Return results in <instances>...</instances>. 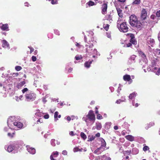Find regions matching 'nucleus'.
<instances>
[{
    "label": "nucleus",
    "instance_id": "a211bd4d",
    "mask_svg": "<svg viewBox=\"0 0 160 160\" xmlns=\"http://www.w3.org/2000/svg\"><path fill=\"white\" fill-rule=\"evenodd\" d=\"M14 146L12 145H9L7 148V151L9 152H12L13 150Z\"/></svg>",
    "mask_w": 160,
    "mask_h": 160
},
{
    "label": "nucleus",
    "instance_id": "9d476101",
    "mask_svg": "<svg viewBox=\"0 0 160 160\" xmlns=\"http://www.w3.org/2000/svg\"><path fill=\"white\" fill-rule=\"evenodd\" d=\"M12 123L14 126L19 128H21L23 126L22 123L19 122H16Z\"/></svg>",
    "mask_w": 160,
    "mask_h": 160
},
{
    "label": "nucleus",
    "instance_id": "393cba45",
    "mask_svg": "<svg viewBox=\"0 0 160 160\" xmlns=\"http://www.w3.org/2000/svg\"><path fill=\"white\" fill-rule=\"evenodd\" d=\"M138 53L139 55L142 57V58H145L146 57L145 54L141 50H138Z\"/></svg>",
    "mask_w": 160,
    "mask_h": 160
},
{
    "label": "nucleus",
    "instance_id": "6e6552de",
    "mask_svg": "<svg viewBox=\"0 0 160 160\" xmlns=\"http://www.w3.org/2000/svg\"><path fill=\"white\" fill-rule=\"evenodd\" d=\"M129 34V36L131 38V39L130 40V42L134 45L136 44L137 41L135 38L134 35L132 33H130Z\"/></svg>",
    "mask_w": 160,
    "mask_h": 160
},
{
    "label": "nucleus",
    "instance_id": "f03ea898",
    "mask_svg": "<svg viewBox=\"0 0 160 160\" xmlns=\"http://www.w3.org/2000/svg\"><path fill=\"white\" fill-rule=\"evenodd\" d=\"M121 20L118 19L117 22V26L120 31L123 32H126L128 31V28L126 22L120 23Z\"/></svg>",
    "mask_w": 160,
    "mask_h": 160
},
{
    "label": "nucleus",
    "instance_id": "8fccbe9b",
    "mask_svg": "<svg viewBox=\"0 0 160 160\" xmlns=\"http://www.w3.org/2000/svg\"><path fill=\"white\" fill-rule=\"evenodd\" d=\"M156 18V16L155 15L152 14L150 16V18L151 19L154 20Z\"/></svg>",
    "mask_w": 160,
    "mask_h": 160
},
{
    "label": "nucleus",
    "instance_id": "6ab92c4d",
    "mask_svg": "<svg viewBox=\"0 0 160 160\" xmlns=\"http://www.w3.org/2000/svg\"><path fill=\"white\" fill-rule=\"evenodd\" d=\"M137 94V93L135 92H132L129 95V98L130 99H132L136 96Z\"/></svg>",
    "mask_w": 160,
    "mask_h": 160
},
{
    "label": "nucleus",
    "instance_id": "49530a36",
    "mask_svg": "<svg viewBox=\"0 0 160 160\" xmlns=\"http://www.w3.org/2000/svg\"><path fill=\"white\" fill-rule=\"evenodd\" d=\"M12 118V117H11V118H9L8 119L7 121V123L8 124H10L11 122H12V119L11 118Z\"/></svg>",
    "mask_w": 160,
    "mask_h": 160
},
{
    "label": "nucleus",
    "instance_id": "a19ab883",
    "mask_svg": "<svg viewBox=\"0 0 160 160\" xmlns=\"http://www.w3.org/2000/svg\"><path fill=\"white\" fill-rule=\"evenodd\" d=\"M106 18L107 20H112V18L110 15H107L106 17Z\"/></svg>",
    "mask_w": 160,
    "mask_h": 160
},
{
    "label": "nucleus",
    "instance_id": "603ef678",
    "mask_svg": "<svg viewBox=\"0 0 160 160\" xmlns=\"http://www.w3.org/2000/svg\"><path fill=\"white\" fill-rule=\"evenodd\" d=\"M19 75V74L18 73H13L12 75H13V77H17Z\"/></svg>",
    "mask_w": 160,
    "mask_h": 160
},
{
    "label": "nucleus",
    "instance_id": "72a5a7b5",
    "mask_svg": "<svg viewBox=\"0 0 160 160\" xmlns=\"http://www.w3.org/2000/svg\"><path fill=\"white\" fill-rule=\"evenodd\" d=\"M42 114L40 112H37L35 114L36 116H38V117H42Z\"/></svg>",
    "mask_w": 160,
    "mask_h": 160
},
{
    "label": "nucleus",
    "instance_id": "052dcab7",
    "mask_svg": "<svg viewBox=\"0 0 160 160\" xmlns=\"http://www.w3.org/2000/svg\"><path fill=\"white\" fill-rule=\"evenodd\" d=\"M100 133L99 132H98L95 134V136L97 137H99L100 136Z\"/></svg>",
    "mask_w": 160,
    "mask_h": 160
},
{
    "label": "nucleus",
    "instance_id": "b1692460",
    "mask_svg": "<svg viewBox=\"0 0 160 160\" xmlns=\"http://www.w3.org/2000/svg\"><path fill=\"white\" fill-rule=\"evenodd\" d=\"M109 26L108 24H104L103 27L106 31H108L109 29Z\"/></svg>",
    "mask_w": 160,
    "mask_h": 160
},
{
    "label": "nucleus",
    "instance_id": "37998d69",
    "mask_svg": "<svg viewBox=\"0 0 160 160\" xmlns=\"http://www.w3.org/2000/svg\"><path fill=\"white\" fill-rule=\"evenodd\" d=\"M28 89L27 88H24L22 90V91L23 93H24L25 92L28 91Z\"/></svg>",
    "mask_w": 160,
    "mask_h": 160
},
{
    "label": "nucleus",
    "instance_id": "f8f14e48",
    "mask_svg": "<svg viewBox=\"0 0 160 160\" xmlns=\"http://www.w3.org/2000/svg\"><path fill=\"white\" fill-rule=\"evenodd\" d=\"M2 46L3 47L5 48H8L9 45L8 43L5 40H3L2 41Z\"/></svg>",
    "mask_w": 160,
    "mask_h": 160
},
{
    "label": "nucleus",
    "instance_id": "2eb2a0df",
    "mask_svg": "<svg viewBox=\"0 0 160 160\" xmlns=\"http://www.w3.org/2000/svg\"><path fill=\"white\" fill-rule=\"evenodd\" d=\"M27 149L28 151L32 154H33L35 153V149L33 148L28 147Z\"/></svg>",
    "mask_w": 160,
    "mask_h": 160
},
{
    "label": "nucleus",
    "instance_id": "a18cd8bd",
    "mask_svg": "<svg viewBox=\"0 0 160 160\" xmlns=\"http://www.w3.org/2000/svg\"><path fill=\"white\" fill-rule=\"evenodd\" d=\"M49 116L48 114H47L44 116L43 117L45 119H48L49 118Z\"/></svg>",
    "mask_w": 160,
    "mask_h": 160
},
{
    "label": "nucleus",
    "instance_id": "412c9836",
    "mask_svg": "<svg viewBox=\"0 0 160 160\" xmlns=\"http://www.w3.org/2000/svg\"><path fill=\"white\" fill-rule=\"evenodd\" d=\"M91 55H92L93 57H95V55L97 54V51L96 49L94 48L93 49H92V51H91V52L90 53Z\"/></svg>",
    "mask_w": 160,
    "mask_h": 160
},
{
    "label": "nucleus",
    "instance_id": "c756f323",
    "mask_svg": "<svg viewBox=\"0 0 160 160\" xmlns=\"http://www.w3.org/2000/svg\"><path fill=\"white\" fill-rule=\"evenodd\" d=\"M80 135L81 138L84 140H85L87 138L86 135L84 132H81L80 134Z\"/></svg>",
    "mask_w": 160,
    "mask_h": 160
},
{
    "label": "nucleus",
    "instance_id": "473e14b6",
    "mask_svg": "<svg viewBox=\"0 0 160 160\" xmlns=\"http://www.w3.org/2000/svg\"><path fill=\"white\" fill-rule=\"evenodd\" d=\"M75 58L76 60H78L82 59V58L81 55L79 56V55H77L75 57Z\"/></svg>",
    "mask_w": 160,
    "mask_h": 160
},
{
    "label": "nucleus",
    "instance_id": "5701e85b",
    "mask_svg": "<svg viewBox=\"0 0 160 160\" xmlns=\"http://www.w3.org/2000/svg\"><path fill=\"white\" fill-rule=\"evenodd\" d=\"M92 63V61H88L84 63V66L85 67L88 68L90 66V64Z\"/></svg>",
    "mask_w": 160,
    "mask_h": 160
},
{
    "label": "nucleus",
    "instance_id": "3c124183",
    "mask_svg": "<svg viewBox=\"0 0 160 160\" xmlns=\"http://www.w3.org/2000/svg\"><path fill=\"white\" fill-rule=\"evenodd\" d=\"M121 133L122 135L124 136L127 133V132L125 130H123L122 132Z\"/></svg>",
    "mask_w": 160,
    "mask_h": 160
},
{
    "label": "nucleus",
    "instance_id": "f704fd0d",
    "mask_svg": "<svg viewBox=\"0 0 160 160\" xmlns=\"http://www.w3.org/2000/svg\"><path fill=\"white\" fill-rule=\"evenodd\" d=\"M15 69L17 71H19L22 69V68L19 66H16L15 67Z\"/></svg>",
    "mask_w": 160,
    "mask_h": 160
},
{
    "label": "nucleus",
    "instance_id": "e2e57ef3",
    "mask_svg": "<svg viewBox=\"0 0 160 160\" xmlns=\"http://www.w3.org/2000/svg\"><path fill=\"white\" fill-rule=\"evenodd\" d=\"M76 43V46L78 47V48H80L81 47V45L79 43Z\"/></svg>",
    "mask_w": 160,
    "mask_h": 160
},
{
    "label": "nucleus",
    "instance_id": "4d7b16f0",
    "mask_svg": "<svg viewBox=\"0 0 160 160\" xmlns=\"http://www.w3.org/2000/svg\"><path fill=\"white\" fill-rule=\"evenodd\" d=\"M122 101V100H121V99H119L117 100L116 103L117 104H119L121 103V102Z\"/></svg>",
    "mask_w": 160,
    "mask_h": 160
},
{
    "label": "nucleus",
    "instance_id": "4c0bfd02",
    "mask_svg": "<svg viewBox=\"0 0 160 160\" xmlns=\"http://www.w3.org/2000/svg\"><path fill=\"white\" fill-rule=\"evenodd\" d=\"M97 118L98 119H102V117L100 114H98L97 115Z\"/></svg>",
    "mask_w": 160,
    "mask_h": 160
},
{
    "label": "nucleus",
    "instance_id": "58836bf2",
    "mask_svg": "<svg viewBox=\"0 0 160 160\" xmlns=\"http://www.w3.org/2000/svg\"><path fill=\"white\" fill-rule=\"evenodd\" d=\"M15 134V132H13L12 133H8V136L10 137L11 138H13V136Z\"/></svg>",
    "mask_w": 160,
    "mask_h": 160
},
{
    "label": "nucleus",
    "instance_id": "ddd939ff",
    "mask_svg": "<svg viewBox=\"0 0 160 160\" xmlns=\"http://www.w3.org/2000/svg\"><path fill=\"white\" fill-rule=\"evenodd\" d=\"M96 4L94 2L90 0L86 3V7H90L91 6H94L96 5Z\"/></svg>",
    "mask_w": 160,
    "mask_h": 160
},
{
    "label": "nucleus",
    "instance_id": "7c9ffc66",
    "mask_svg": "<svg viewBox=\"0 0 160 160\" xmlns=\"http://www.w3.org/2000/svg\"><path fill=\"white\" fill-rule=\"evenodd\" d=\"M58 112L57 111L55 112L54 113V120L56 121H57V120H58Z\"/></svg>",
    "mask_w": 160,
    "mask_h": 160
},
{
    "label": "nucleus",
    "instance_id": "f3484780",
    "mask_svg": "<svg viewBox=\"0 0 160 160\" xmlns=\"http://www.w3.org/2000/svg\"><path fill=\"white\" fill-rule=\"evenodd\" d=\"M116 9L118 13V16L120 17H122V10L120 8H117Z\"/></svg>",
    "mask_w": 160,
    "mask_h": 160
},
{
    "label": "nucleus",
    "instance_id": "f257e3e1",
    "mask_svg": "<svg viewBox=\"0 0 160 160\" xmlns=\"http://www.w3.org/2000/svg\"><path fill=\"white\" fill-rule=\"evenodd\" d=\"M129 23L132 26L138 30H140L142 28V24L138 20L137 16L134 14L132 15L129 17Z\"/></svg>",
    "mask_w": 160,
    "mask_h": 160
},
{
    "label": "nucleus",
    "instance_id": "0e129e2a",
    "mask_svg": "<svg viewBox=\"0 0 160 160\" xmlns=\"http://www.w3.org/2000/svg\"><path fill=\"white\" fill-rule=\"evenodd\" d=\"M118 127L117 126H115L114 127V129L115 130H118Z\"/></svg>",
    "mask_w": 160,
    "mask_h": 160
},
{
    "label": "nucleus",
    "instance_id": "20e7f679",
    "mask_svg": "<svg viewBox=\"0 0 160 160\" xmlns=\"http://www.w3.org/2000/svg\"><path fill=\"white\" fill-rule=\"evenodd\" d=\"M36 94L32 92H28L25 94V98L28 101L32 102L34 101L36 98Z\"/></svg>",
    "mask_w": 160,
    "mask_h": 160
},
{
    "label": "nucleus",
    "instance_id": "c9c22d12",
    "mask_svg": "<svg viewBox=\"0 0 160 160\" xmlns=\"http://www.w3.org/2000/svg\"><path fill=\"white\" fill-rule=\"evenodd\" d=\"M49 1H51V3L52 4H56L58 3L57 0H48Z\"/></svg>",
    "mask_w": 160,
    "mask_h": 160
},
{
    "label": "nucleus",
    "instance_id": "0eeeda50",
    "mask_svg": "<svg viewBox=\"0 0 160 160\" xmlns=\"http://www.w3.org/2000/svg\"><path fill=\"white\" fill-rule=\"evenodd\" d=\"M93 46V45L92 44H91L89 45H86V52L88 53V54H90L92 50Z\"/></svg>",
    "mask_w": 160,
    "mask_h": 160
},
{
    "label": "nucleus",
    "instance_id": "9b49d317",
    "mask_svg": "<svg viewBox=\"0 0 160 160\" xmlns=\"http://www.w3.org/2000/svg\"><path fill=\"white\" fill-rule=\"evenodd\" d=\"M125 138L130 142H132L134 140V137L131 135H127L125 136Z\"/></svg>",
    "mask_w": 160,
    "mask_h": 160
},
{
    "label": "nucleus",
    "instance_id": "c85d7f7f",
    "mask_svg": "<svg viewBox=\"0 0 160 160\" xmlns=\"http://www.w3.org/2000/svg\"><path fill=\"white\" fill-rule=\"evenodd\" d=\"M141 0H134L132 4L133 5H138L140 3Z\"/></svg>",
    "mask_w": 160,
    "mask_h": 160
},
{
    "label": "nucleus",
    "instance_id": "09e8293b",
    "mask_svg": "<svg viewBox=\"0 0 160 160\" xmlns=\"http://www.w3.org/2000/svg\"><path fill=\"white\" fill-rule=\"evenodd\" d=\"M28 48L30 49V53H31L34 51V49L32 47H28Z\"/></svg>",
    "mask_w": 160,
    "mask_h": 160
},
{
    "label": "nucleus",
    "instance_id": "680f3d73",
    "mask_svg": "<svg viewBox=\"0 0 160 160\" xmlns=\"http://www.w3.org/2000/svg\"><path fill=\"white\" fill-rule=\"evenodd\" d=\"M67 119L68 121H70L71 120V118L70 117L68 116L67 118Z\"/></svg>",
    "mask_w": 160,
    "mask_h": 160
},
{
    "label": "nucleus",
    "instance_id": "ea45409f",
    "mask_svg": "<svg viewBox=\"0 0 160 160\" xmlns=\"http://www.w3.org/2000/svg\"><path fill=\"white\" fill-rule=\"evenodd\" d=\"M149 147L148 146H145L143 148V150L144 151H146L149 150Z\"/></svg>",
    "mask_w": 160,
    "mask_h": 160
},
{
    "label": "nucleus",
    "instance_id": "bf43d9fd",
    "mask_svg": "<svg viewBox=\"0 0 160 160\" xmlns=\"http://www.w3.org/2000/svg\"><path fill=\"white\" fill-rule=\"evenodd\" d=\"M156 74L158 75L160 74V68L159 69L156 73Z\"/></svg>",
    "mask_w": 160,
    "mask_h": 160
},
{
    "label": "nucleus",
    "instance_id": "13d9d810",
    "mask_svg": "<svg viewBox=\"0 0 160 160\" xmlns=\"http://www.w3.org/2000/svg\"><path fill=\"white\" fill-rule=\"evenodd\" d=\"M132 43L131 42H129L128 43V44H127V47H131L132 45Z\"/></svg>",
    "mask_w": 160,
    "mask_h": 160
},
{
    "label": "nucleus",
    "instance_id": "5fc2aeb1",
    "mask_svg": "<svg viewBox=\"0 0 160 160\" xmlns=\"http://www.w3.org/2000/svg\"><path fill=\"white\" fill-rule=\"evenodd\" d=\"M62 154L64 155H67V152L66 150H64L62 152Z\"/></svg>",
    "mask_w": 160,
    "mask_h": 160
},
{
    "label": "nucleus",
    "instance_id": "a878e982",
    "mask_svg": "<svg viewBox=\"0 0 160 160\" xmlns=\"http://www.w3.org/2000/svg\"><path fill=\"white\" fill-rule=\"evenodd\" d=\"M96 129L98 130H100L102 128L101 124L100 123H96Z\"/></svg>",
    "mask_w": 160,
    "mask_h": 160
},
{
    "label": "nucleus",
    "instance_id": "aec40b11",
    "mask_svg": "<svg viewBox=\"0 0 160 160\" xmlns=\"http://www.w3.org/2000/svg\"><path fill=\"white\" fill-rule=\"evenodd\" d=\"M1 29L3 31L8 30V27L7 24H3L1 27Z\"/></svg>",
    "mask_w": 160,
    "mask_h": 160
},
{
    "label": "nucleus",
    "instance_id": "4468645a",
    "mask_svg": "<svg viewBox=\"0 0 160 160\" xmlns=\"http://www.w3.org/2000/svg\"><path fill=\"white\" fill-rule=\"evenodd\" d=\"M123 79L125 81H129L130 80L132 81L130 75L127 74L123 76Z\"/></svg>",
    "mask_w": 160,
    "mask_h": 160
},
{
    "label": "nucleus",
    "instance_id": "39448f33",
    "mask_svg": "<svg viewBox=\"0 0 160 160\" xmlns=\"http://www.w3.org/2000/svg\"><path fill=\"white\" fill-rule=\"evenodd\" d=\"M108 2H104L101 5V12L102 14H105L107 13Z\"/></svg>",
    "mask_w": 160,
    "mask_h": 160
},
{
    "label": "nucleus",
    "instance_id": "79ce46f5",
    "mask_svg": "<svg viewBox=\"0 0 160 160\" xmlns=\"http://www.w3.org/2000/svg\"><path fill=\"white\" fill-rule=\"evenodd\" d=\"M156 17L158 18L160 17V10L157 11L156 13Z\"/></svg>",
    "mask_w": 160,
    "mask_h": 160
},
{
    "label": "nucleus",
    "instance_id": "6e6d98bb",
    "mask_svg": "<svg viewBox=\"0 0 160 160\" xmlns=\"http://www.w3.org/2000/svg\"><path fill=\"white\" fill-rule=\"evenodd\" d=\"M69 135L71 136H74L75 135V134H74L73 132V131H71L69 132Z\"/></svg>",
    "mask_w": 160,
    "mask_h": 160
},
{
    "label": "nucleus",
    "instance_id": "2f4dec72",
    "mask_svg": "<svg viewBox=\"0 0 160 160\" xmlns=\"http://www.w3.org/2000/svg\"><path fill=\"white\" fill-rule=\"evenodd\" d=\"M101 148V147H99V148H98L96 149L94 152L95 153L97 154H100L101 153V152H99V151Z\"/></svg>",
    "mask_w": 160,
    "mask_h": 160
},
{
    "label": "nucleus",
    "instance_id": "423d86ee",
    "mask_svg": "<svg viewBox=\"0 0 160 160\" xmlns=\"http://www.w3.org/2000/svg\"><path fill=\"white\" fill-rule=\"evenodd\" d=\"M147 12L146 10L144 8H142L141 11L140 16V18L142 21L145 20L147 18Z\"/></svg>",
    "mask_w": 160,
    "mask_h": 160
},
{
    "label": "nucleus",
    "instance_id": "de8ad7c7",
    "mask_svg": "<svg viewBox=\"0 0 160 160\" xmlns=\"http://www.w3.org/2000/svg\"><path fill=\"white\" fill-rule=\"evenodd\" d=\"M54 32L56 35H60L59 32L58 30H55Z\"/></svg>",
    "mask_w": 160,
    "mask_h": 160
},
{
    "label": "nucleus",
    "instance_id": "1a4fd4ad",
    "mask_svg": "<svg viewBox=\"0 0 160 160\" xmlns=\"http://www.w3.org/2000/svg\"><path fill=\"white\" fill-rule=\"evenodd\" d=\"M59 155V152L58 151L53 152L50 156V159L51 160H57L54 158L57 157Z\"/></svg>",
    "mask_w": 160,
    "mask_h": 160
},
{
    "label": "nucleus",
    "instance_id": "4be33fe9",
    "mask_svg": "<svg viewBox=\"0 0 160 160\" xmlns=\"http://www.w3.org/2000/svg\"><path fill=\"white\" fill-rule=\"evenodd\" d=\"M101 145L100 147L102 148L103 147H105L106 145V142L105 140L102 138L101 139Z\"/></svg>",
    "mask_w": 160,
    "mask_h": 160
},
{
    "label": "nucleus",
    "instance_id": "bb28decb",
    "mask_svg": "<svg viewBox=\"0 0 160 160\" xmlns=\"http://www.w3.org/2000/svg\"><path fill=\"white\" fill-rule=\"evenodd\" d=\"M82 150V148L79 149L78 147H76L73 148V151L74 152H75L78 151L81 152Z\"/></svg>",
    "mask_w": 160,
    "mask_h": 160
},
{
    "label": "nucleus",
    "instance_id": "cd10ccee",
    "mask_svg": "<svg viewBox=\"0 0 160 160\" xmlns=\"http://www.w3.org/2000/svg\"><path fill=\"white\" fill-rule=\"evenodd\" d=\"M95 138V136L92 135L89 136L88 137V141H92Z\"/></svg>",
    "mask_w": 160,
    "mask_h": 160
},
{
    "label": "nucleus",
    "instance_id": "e433bc0d",
    "mask_svg": "<svg viewBox=\"0 0 160 160\" xmlns=\"http://www.w3.org/2000/svg\"><path fill=\"white\" fill-rule=\"evenodd\" d=\"M55 142V140L54 139H52L51 140V144L53 146H55L56 145Z\"/></svg>",
    "mask_w": 160,
    "mask_h": 160
},
{
    "label": "nucleus",
    "instance_id": "7ed1b4c3",
    "mask_svg": "<svg viewBox=\"0 0 160 160\" xmlns=\"http://www.w3.org/2000/svg\"><path fill=\"white\" fill-rule=\"evenodd\" d=\"M86 117L87 118L85 117L82 118L83 120L85 121L86 122H88V120L92 122L93 123L94 122L95 120V116L92 110H90L89 111Z\"/></svg>",
    "mask_w": 160,
    "mask_h": 160
},
{
    "label": "nucleus",
    "instance_id": "338daca9",
    "mask_svg": "<svg viewBox=\"0 0 160 160\" xmlns=\"http://www.w3.org/2000/svg\"><path fill=\"white\" fill-rule=\"evenodd\" d=\"M40 119H39L37 120V124H38L39 122H40V123H41V122H41Z\"/></svg>",
    "mask_w": 160,
    "mask_h": 160
},
{
    "label": "nucleus",
    "instance_id": "69168bd1",
    "mask_svg": "<svg viewBox=\"0 0 160 160\" xmlns=\"http://www.w3.org/2000/svg\"><path fill=\"white\" fill-rule=\"evenodd\" d=\"M24 4H25V6H26L27 7H28L29 5V4L27 2H25L24 3Z\"/></svg>",
    "mask_w": 160,
    "mask_h": 160
},
{
    "label": "nucleus",
    "instance_id": "774afa93",
    "mask_svg": "<svg viewBox=\"0 0 160 160\" xmlns=\"http://www.w3.org/2000/svg\"><path fill=\"white\" fill-rule=\"evenodd\" d=\"M118 0L120 2H124L126 1V0Z\"/></svg>",
    "mask_w": 160,
    "mask_h": 160
},
{
    "label": "nucleus",
    "instance_id": "864d4df0",
    "mask_svg": "<svg viewBox=\"0 0 160 160\" xmlns=\"http://www.w3.org/2000/svg\"><path fill=\"white\" fill-rule=\"evenodd\" d=\"M132 104H133V105L134 106H135L136 107H138L139 105L137 103L135 104L134 102H133Z\"/></svg>",
    "mask_w": 160,
    "mask_h": 160
},
{
    "label": "nucleus",
    "instance_id": "dca6fc26",
    "mask_svg": "<svg viewBox=\"0 0 160 160\" xmlns=\"http://www.w3.org/2000/svg\"><path fill=\"white\" fill-rule=\"evenodd\" d=\"M26 83L25 80H24L23 81L20 82L18 83L17 84V88H20L22 87Z\"/></svg>",
    "mask_w": 160,
    "mask_h": 160
},
{
    "label": "nucleus",
    "instance_id": "c03bdc74",
    "mask_svg": "<svg viewBox=\"0 0 160 160\" xmlns=\"http://www.w3.org/2000/svg\"><path fill=\"white\" fill-rule=\"evenodd\" d=\"M32 60L33 62H35L37 60L36 57L35 56H33L32 57Z\"/></svg>",
    "mask_w": 160,
    "mask_h": 160
}]
</instances>
